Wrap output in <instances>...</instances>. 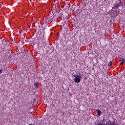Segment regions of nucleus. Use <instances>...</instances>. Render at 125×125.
I'll list each match as a JSON object with an SVG mask.
<instances>
[{
	"mask_svg": "<svg viewBox=\"0 0 125 125\" xmlns=\"http://www.w3.org/2000/svg\"><path fill=\"white\" fill-rule=\"evenodd\" d=\"M54 14L55 16H53V17H51V18L50 17L47 18L46 21L47 23H51L53 20H55V18H60V17H61L63 15L62 11H58L57 10L56 11Z\"/></svg>",
	"mask_w": 125,
	"mask_h": 125,
	"instance_id": "nucleus-1",
	"label": "nucleus"
},
{
	"mask_svg": "<svg viewBox=\"0 0 125 125\" xmlns=\"http://www.w3.org/2000/svg\"><path fill=\"white\" fill-rule=\"evenodd\" d=\"M122 5V2H121V0L119 1V2L116 3L114 4L113 6L114 9H119V7Z\"/></svg>",
	"mask_w": 125,
	"mask_h": 125,
	"instance_id": "nucleus-2",
	"label": "nucleus"
},
{
	"mask_svg": "<svg viewBox=\"0 0 125 125\" xmlns=\"http://www.w3.org/2000/svg\"><path fill=\"white\" fill-rule=\"evenodd\" d=\"M81 79H82V77L81 78L78 77V78H75L74 82H75L77 83H81Z\"/></svg>",
	"mask_w": 125,
	"mask_h": 125,
	"instance_id": "nucleus-3",
	"label": "nucleus"
},
{
	"mask_svg": "<svg viewBox=\"0 0 125 125\" xmlns=\"http://www.w3.org/2000/svg\"><path fill=\"white\" fill-rule=\"evenodd\" d=\"M34 85L37 89H40V83L35 82Z\"/></svg>",
	"mask_w": 125,
	"mask_h": 125,
	"instance_id": "nucleus-4",
	"label": "nucleus"
},
{
	"mask_svg": "<svg viewBox=\"0 0 125 125\" xmlns=\"http://www.w3.org/2000/svg\"><path fill=\"white\" fill-rule=\"evenodd\" d=\"M97 113L99 116H100V115H101V114H102L101 110H100L99 109H97Z\"/></svg>",
	"mask_w": 125,
	"mask_h": 125,
	"instance_id": "nucleus-5",
	"label": "nucleus"
},
{
	"mask_svg": "<svg viewBox=\"0 0 125 125\" xmlns=\"http://www.w3.org/2000/svg\"><path fill=\"white\" fill-rule=\"evenodd\" d=\"M113 65V61H110L108 64V67H110V66H112Z\"/></svg>",
	"mask_w": 125,
	"mask_h": 125,
	"instance_id": "nucleus-6",
	"label": "nucleus"
},
{
	"mask_svg": "<svg viewBox=\"0 0 125 125\" xmlns=\"http://www.w3.org/2000/svg\"><path fill=\"white\" fill-rule=\"evenodd\" d=\"M108 125H117V124L115 122H110V123H108Z\"/></svg>",
	"mask_w": 125,
	"mask_h": 125,
	"instance_id": "nucleus-7",
	"label": "nucleus"
},
{
	"mask_svg": "<svg viewBox=\"0 0 125 125\" xmlns=\"http://www.w3.org/2000/svg\"><path fill=\"white\" fill-rule=\"evenodd\" d=\"M73 77L75 78V79H77V78H82V77L80 75H74Z\"/></svg>",
	"mask_w": 125,
	"mask_h": 125,
	"instance_id": "nucleus-8",
	"label": "nucleus"
},
{
	"mask_svg": "<svg viewBox=\"0 0 125 125\" xmlns=\"http://www.w3.org/2000/svg\"><path fill=\"white\" fill-rule=\"evenodd\" d=\"M121 59V62H125V60L124 57H122Z\"/></svg>",
	"mask_w": 125,
	"mask_h": 125,
	"instance_id": "nucleus-9",
	"label": "nucleus"
},
{
	"mask_svg": "<svg viewBox=\"0 0 125 125\" xmlns=\"http://www.w3.org/2000/svg\"><path fill=\"white\" fill-rule=\"evenodd\" d=\"M124 63H125V62H121V63H120V64H121V65H124Z\"/></svg>",
	"mask_w": 125,
	"mask_h": 125,
	"instance_id": "nucleus-10",
	"label": "nucleus"
},
{
	"mask_svg": "<svg viewBox=\"0 0 125 125\" xmlns=\"http://www.w3.org/2000/svg\"><path fill=\"white\" fill-rule=\"evenodd\" d=\"M2 73V70L0 69V74H1Z\"/></svg>",
	"mask_w": 125,
	"mask_h": 125,
	"instance_id": "nucleus-11",
	"label": "nucleus"
},
{
	"mask_svg": "<svg viewBox=\"0 0 125 125\" xmlns=\"http://www.w3.org/2000/svg\"><path fill=\"white\" fill-rule=\"evenodd\" d=\"M28 125H35L32 124H29Z\"/></svg>",
	"mask_w": 125,
	"mask_h": 125,
	"instance_id": "nucleus-12",
	"label": "nucleus"
}]
</instances>
